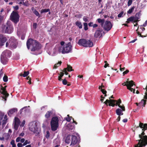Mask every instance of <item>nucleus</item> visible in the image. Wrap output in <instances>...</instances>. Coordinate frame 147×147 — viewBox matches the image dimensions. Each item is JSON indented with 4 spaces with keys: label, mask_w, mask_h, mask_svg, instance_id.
<instances>
[{
    "label": "nucleus",
    "mask_w": 147,
    "mask_h": 147,
    "mask_svg": "<svg viewBox=\"0 0 147 147\" xmlns=\"http://www.w3.org/2000/svg\"><path fill=\"white\" fill-rule=\"evenodd\" d=\"M26 45L28 49H30V47H32L31 49L32 51H34L40 48V44L39 42L31 38H30L27 40Z\"/></svg>",
    "instance_id": "f257e3e1"
},
{
    "label": "nucleus",
    "mask_w": 147,
    "mask_h": 147,
    "mask_svg": "<svg viewBox=\"0 0 147 147\" xmlns=\"http://www.w3.org/2000/svg\"><path fill=\"white\" fill-rule=\"evenodd\" d=\"M144 131H142L141 134L139 135V136L141 139L138 140V143L135 145V147H142L147 144V136L145 135Z\"/></svg>",
    "instance_id": "f03ea898"
},
{
    "label": "nucleus",
    "mask_w": 147,
    "mask_h": 147,
    "mask_svg": "<svg viewBox=\"0 0 147 147\" xmlns=\"http://www.w3.org/2000/svg\"><path fill=\"white\" fill-rule=\"evenodd\" d=\"M65 142L67 144H70V146H73L78 141L77 137L74 135H68L66 138Z\"/></svg>",
    "instance_id": "7ed1b4c3"
},
{
    "label": "nucleus",
    "mask_w": 147,
    "mask_h": 147,
    "mask_svg": "<svg viewBox=\"0 0 147 147\" xmlns=\"http://www.w3.org/2000/svg\"><path fill=\"white\" fill-rule=\"evenodd\" d=\"M78 44L80 46L85 47H92L93 45V42L91 40L84 38L80 39Z\"/></svg>",
    "instance_id": "20e7f679"
},
{
    "label": "nucleus",
    "mask_w": 147,
    "mask_h": 147,
    "mask_svg": "<svg viewBox=\"0 0 147 147\" xmlns=\"http://www.w3.org/2000/svg\"><path fill=\"white\" fill-rule=\"evenodd\" d=\"M18 44L17 40L13 37H11L6 43V47H9L10 49H15Z\"/></svg>",
    "instance_id": "39448f33"
},
{
    "label": "nucleus",
    "mask_w": 147,
    "mask_h": 147,
    "mask_svg": "<svg viewBox=\"0 0 147 147\" xmlns=\"http://www.w3.org/2000/svg\"><path fill=\"white\" fill-rule=\"evenodd\" d=\"M72 46L71 45V42H69L67 44L65 45L63 47H59L58 50L62 54L68 53L70 52L71 50Z\"/></svg>",
    "instance_id": "423d86ee"
},
{
    "label": "nucleus",
    "mask_w": 147,
    "mask_h": 147,
    "mask_svg": "<svg viewBox=\"0 0 147 147\" xmlns=\"http://www.w3.org/2000/svg\"><path fill=\"white\" fill-rule=\"evenodd\" d=\"M59 119L57 117H54L52 118L50 124L52 131H55L57 130L59 127Z\"/></svg>",
    "instance_id": "0eeeda50"
},
{
    "label": "nucleus",
    "mask_w": 147,
    "mask_h": 147,
    "mask_svg": "<svg viewBox=\"0 0 147 147\" xmlns=\"http://www.w3.org/2000/svg\"><path fill=\"white\" fill-rule=\"evenodd\" d=\"M20 16L18 11H13L11 14L10 19L15 24H16L19 21Z\"/></svg>",
    "instance_id": "6e6552de"
},
{
    "label": "nucleus",
    "mask_w": 147,
    "mask_h": 147,
    "mask_svg": "<svg viewBox=\"0 0 147 147\" xmlns=\"http://www.w3.org/2000/svg\"><path fill=\"white\" fill-rule=\"evenodd\" d=\"M106 32L104 31H103V30L101 27H99L96 30L94 34V36L95 38L98 37L102 38L105 35Z\"/></svg>",
    "instance_id": "1a4fd4ad"
},
{
    "label": "nucleus",
    "mask_w": 147,
    "mask_h": 147,
    "mask_svg": "<svg viewBox=\"0 0 147 147\" xmlns=\"http://www.w3.org/2000/svg\"><path fill=\"white\" fill-rule=\"evenodd\" d=\"M113 26V24H112L111 22L109 21H105V24L102 26V28L105 32L107 33L110 31Z\"/></svg>",
    "instance_id": "9d476101"
},
{
    "label": "nucleus",
    "mask_w": 147,
    "mask_h": 147,
    "mask_svg": "<svg viewBox=\"0 0 147 147\" xmlns=\"http://www.w3.org/2000/svg\"><path fill=\"white\" fill-rule=\"evenodd\" d=\"M30 125L29 128L30 131L33 132L34 133L37 134H39V132H38V128L36 123H30Z\"/></svg>",
    "instance_id": "9b49d317"
},
{
    "label": "nucleus",
    "mask_w": 147,
    "mask_h": 147,
    "mask_svg": "<svg viewBox=\"0 0 147 147\" xmlns=\"http://www.w3.org/2000/svg\"><path fill=\"white\" fill-rule=\"evenodd\" d=\"M6 86H5L4 87H3L2 86V91L1 94L3 95L2 96L3 98L4 99L5 101H6L7 98L9 96V94L7 92L6 90Z\"/></svg>",
    "instance_id": "f8f14e48"
},
{
    "label": "nucleus",
    "mask_w": 147,
    "mask_h": 147,
    "mask_svg": "<svg viewBox=\"0 0 147 147\" xmlns=\"http://www.w3.org/2000/svg\"><path fill=\"white\" fill-rule=\"evenodd\" d=\"M145 30V28L143 27L142 26H140V27L138 26V29L136 30V32L138 34V35L140 36L143 38L146 37L147 36V34L146 35H142L141 33Z\"/></svg>",
    "instance_id": "ddd939ff"
},
{
    "label": "nucleus",
    "mask_w": 147,
    "mask_h": 147,
    "mask_svg": "<svg viewBox=\"0 0 147 147\" xmlns=\"http://www.w3.org/2000/svg\"><path fill=\"white\" fill-rule=\"evenodd\" d=\"M117 102V100L111 99H110L109 100L107 99L104 102V103H105L107 106H108V103H109L108 105L109 106L114 107L116 105V104H115V103H116Z\"/></svg>",
    "instance_id": "4468645a"
},
{
    "label": "nucleus",
    "mask_w": 147,
    "mask_h": 147,
    "mask_svg": "<svg viewBox=\"0 0 147 147\" xmlns=\"http://www.w3.org/2000/svg\"><path fill=\"white\" fill-rule=\"evenodd\" d=\"M144 89H145L146 91V92L145 93V95L144 96V99L145 100L142 99L141 100V101L139 102V103L140 105L144 107L146 104V99H147V84L145 88H144Z\"/></svg>",
    "instance_id": "2eb2a0df"
},
{
    "label": "nucleus",
    "mask_w": 147,
    "mask_h": 147,
    "mask_svg": "<svg viewBox=\"0 0 147 147\" xmlns=\"http://www.w3.org/2000/svg\"><path fill=\"white\" fill-rule=\"evenodd\" d=\"M7 39L5 36L2 34L0 35V42L2 46L4 45V43L7 41Z\"/></svg>",
    "instance_id": "dca6fc26"
},
{
    "label": "nucleus",
    "mask_w": 147,
    "mask_h": 147,
    "mask_svg": "<svg viewBox=\"0 0 147 147\" xmlns=\"http://www.w3.org/2000/svg\"><path fill=\"white\" fill-rule=\"evenodd\" d=\"M20 123V121L19 119L17 117L15 118V123L14 124V129L17 130L19 126Z\"/></svg>",
    "instance_id": "f3484780"
},
{
    "label": "nucleus",
    "mask_w": 147,
    "mask_h": 147,
    "mask_svg": "<svg viewBox=\"0 0 147 147\" xmlns=\"http://www.w3.org/2000/svg\"><path fill=\"white\" fill-rule=\"evenodd\" d=\"M121 103V101L120 98L117 100V102L116 103V106H118L119 108H120L123 111H125V107L123 105H120V104Z\"/></svg>",
    "instance_id": "a211bd4d"
},
{
    "label": "nucleus",
    "mask_w": 147,
    "mask_h": 147,
    "mask_svg": "<svg viewBox=\"0 0 147 147\" xmlns=\"http://www.w3.org/2000/svg\"><path fill=\"white\" fill-rule=\"evenodd\" d=\"M8 59L5 55H1V63L5 65L8 62Z\"/></svg>",
    "instance_id": "6ab92c4d"
},
{
    "label": "nucleus",
    "mask_w": 147,
    "mask_h": 147,
    "mask_svg": "<svg viewBox=\"0 0 147 147\" xmlns=\"http://www.w3.org/2000/svg\"><path fill=\"white\" fill-rule=\"evenodd\" d=\"M17 111L18 109L17 108H13L8 111L7 113L9 116L11 117L12 115L13 114L15 113H17Z\"/></svg>",
    "instance_id": "aec40b11"
},
{
    "label": "nucleus",
    "mask_w": 147,
    "mask_h": 147,
    "mask_svg": "<svg viewBox=\"0 0 147 147\" xmlns=\"http://www.w3.org/2000/svg\"><path fill=\"white\" fill-rule=\"evenodd\" d=\"M5 33L8 34H10L13 31L12 27L10 25H7L5 26Z\"/></svg>",
    "instance_id": "412c9836"
},
{
    "label": "nucleus",
    "mask_w": 147,
    "mask_h": 147,
    "mask_svg": "<svg viewBox=\"0 0 147 147\" xmlns=\"http://www.w3.org/2000/svg\"><path fill=\"white\" fill-rule=\"evenodd\" d=\"M139 127L141 128L142 129V130L145 131L147 129V123H144L140 122L139 126H138L137 128H138Z\"/></svg>",
    "instance_id": "4be33fe9"
},
{
    "label": "nucleus",
    "mask_w": 147,
    "mask_h": 147,
    "mask_svg": "<svg viewBox=\"0 0 147 147\" xmlns=\"http://www.w3.org/2000/svg\"><path fill=\"white\" fill-rule=\"evenodd\" d=\"M126 83L127 84H125L124 86H126L127 88L128 86L129 87H131L134 85L136 86V84L134 81L131 80L130 81H127L126 82Z\"/></svg>",
    "instance_id": "5701e85b"
},
{
    "label": "nucleus",
    "mask_w": 147,
    "mask_h": 147,
    "mask_svg": "<svg viewBox=\"0 0 147 147\" xmlns=\"http://www.w3.org/2000/svg\"><path fill=\"white\" fill-rule=\"evenodd\" d=\"M96 22H97V23L100 24L101 25V27H102L103 26V25L105 24V20L104 19H101V18H98L96 20Z\"/></svg>",
    "instance_id": "b1692460"
},
{
    "label": "nucleus",
    "mask_w": 147,
    "mask_h": 147,
    "mask_svg": "<svg viewBox=\"0 0 147 147\" xmlns=\"http://www.w3.org/2000/svg\"><path fill=\"white\" fill-rule=\"evenodd\" d=\"M140 13H136L134 16L135 20L134 23L137 22L139 21V19L140 18Z\"/></svg>",
    "instance_id": "393cba45"
},
{
    "label": "nucleus",
    "mask_w": 147,
    "mask_h": 147,
    "mask_svg": "<svg viewBox=\"0 0 147 147\" xmlns=\"http://www.w3.org/2000/svg\"><path fill=\"white\" fill-rule=\"evenodd\" d=\"M53 115V111H48L45 115V118L47 119L49 118Z\"/></svg>",
    "instance_id": "a878e982"
},
{
    "label": "nucleus",
    "mask_w": 147,
    "mask_h": 147,
    "mask_svg": "<svg viewBox=\"0 0 147 147\" xmlns=\"http://www.w3.org/2000/svg\"><path fill=\"white\" fill-rule=\"evenodd\" d=\"M31 10L33 13L36 16H38V17H40V16L39 12L34 7L31 8Z\"/></svg>",
    "instance_id": "bb28decb"
},
{
    "label": "nucleus",
    "mask_w": 147,
    "mask_h": 147,
    "mask_svg": "<svg viewBox=\"0 0 147 147\" xmlns=\"http://www.w3.org/2000/svg\"><path fill=\"white\" fill-rule=\"evenodd\" d=\"M134 16H131L127 19V21L126 22L127 23H129L130 22H134Z\"/></svg>",
    "instance_id": "cd10ccee"
},
{
    "label": "nucleus",
    "mask_w": 147,
    "mask_h": 147,
    "mask_svg": "<svg viewBox=\"0 0 147 147\" xmlns=\"http://www.w3.org/2000/svg\"><path fill=\"white\" fill-rule=\"evenodd\" d=\"M122 111H123L121 109L118 108L116 109V113L117 115L119 116H120L121 115H123V113H122Z\"/></svg>",
    "instance_id": "c85d7f7f"
},
{
    "label": "nucleus",
    "mask_w": 147,
    "mask_h": 147,
    "mask_svg": "<svg viewBox=\"0 0 147 147\" xmlns=\"http://www.w3.org/2000/svg\"><path fill=\"white\" fill-rule=\"evenodd\" d=\"M29 74V71H24L23 74L22 73H20L19 74V75L21 76H23L24 77H25L27 76Z\"/></svg>",
    "instance_id": "c756f323"
},
{
    "label": "nucleus",
    "mask_w": 147,
    "mask_h": 147,
    "mask_svg": "<svg viewBox=\"0 0 147 147\" xmlns=\"http://www.w3.org/2000/svg\"><path fill=\"white\" fill-rule=\"evenodd\" d=\"M76 25L80 29H81L82 27V23L79 21H77L75 22Z\"/></svg>",
    "instance_id": "7c9ffc66"
},
{
    "label": "nucleus",
    "mask_w": 147,
    "mask_h": 147,
    "mask_svg": "<svg viewBox=\"0 0 147 147\" xmlns=\"http://www.w3.org/2000/svg\"><path fill=\"white\" fill-rule=\"evenodd\" d=\"M75 127V126L73 123H70L67 125V127L69 129L72 130Z\"/></svg>",
    "instance_id": "2f4dec72"
},
{
    "label": "nucleus",
    "mask_w": 147,
    "mask_h": 147,
    "mask_svg": "<svg viewBox=\"0 0 147 147\" xmlns=\"http://www.w3.org/2000/svg\"><path fill=\"white\" fill-rule=\"evenodd\" d=\"M59 74V76H58V80L59 81H61L62 80L61 78L63 76L64 73L63 72H61Z\"/></svg>",
    "instance_id": "473e14b6"
},
{
    "label": "nucleus",
    "mask_w": 147,
    "mask_h": 147,
    "mask_svg": "<svg viewBox=\"0 0 147 147\" xmlns=\"http://www.w3.org/2000/svg\"><path fill=\"white\" fill-rule=\"evenodd\" d=\"M135 8V6H133L127 11V13L129 14H131L134 11Z\"/></svg>",
    "instance_id": "72a5a7b5"
},
{
    "label": "nucleus",
    "mask_w": 147,
    "mask_h": 147,
    "mask_svg": "<svg viewBox=\"0 0 147 147\" xmlns=\"http://www.w3.org/2000/svg\"><path fill=\"white\" fill-rule=\"evenodd\" d=\"M66 68L69 72L74 71V69H72V67L69 65H67V67Z\"/></svg>",
    "instance_id": "f704fd0d"
},
{
    "label": "nucleus",
    "mask_w": 147,
    "mask_h": 147,
    "mask_svg": "<svg viewBox=\"0 0 147 147\" xmlns=\"http://www.w3.org/2000/svg\"><path fill=\"white\" fill-rule=\"evenodd\" d=\"M62 62L61 61H60L58 62L57 63L55 64L53 67L54 69H56L58 67L60 66Z\"/></svg>",
    "instance_id": "c9c22d12"
},
{
    "label": "nucleus",
    "mask_w": 147,
    "mask_h": 147,
    "mask_svg": "<svg viewBox=\"0 0 147 147\" xmlns=\"http://www.w3.org/2000/svg\"><path fill=\"white\" fill-rule=\"evenodd\" d=\"M49 11H50V9H42L41 10V13H43L44 12H47Z\"/></svg>",
    "instance_id": "e433bc0d"
},
{
    "label": "nucleus",
    "mask_w": 147,
    "mask_h": 147,
    "mask_svg": "<svg viewBox=\"0 0 147 147\" xmlns=\"http://www.w3.org/2000/svg\"><path fill=\"white\" fill-rule=\"evenodd\" d=\"M128 89L130 90L131 92H133L134 93H135V89L133 88L130 87H129L128 86L127 88Z\"/></svg>",
    "instance_id": "4c0bfd02"
},
{
    "label": "nucleus",
    "mask_w": 147,
    "mask_h": 147,
    "mask_svg": "<svg viewBox=\"0 0 147 147\" xmlns=\"http://www.w3.org/2000/svg\"><path fill=\"white\" fill-rule=\"evenodd\" d=\"M84 29L85 30H87L88 29V24L86 23H84Z\"/></svg>",
    "instance_id": "58836bf2"
},
{
    "label": "nucleus",
    "mask_w": 147,
    "mask_h": 147,
    "mask_svg": "<svg viewBox=\"0 0 147 147\" xmlns=\"http://www.w3.org/2000/svg\"><path fill=\"white\" fill-rule=\"evenodd\" d=\"M3 80L4 82H6L8 81V77L7 76L5 75L3 77Z\"/></svg>",
    "instance_id": "ea45409f"
},
{
    "label": "nucleus",
    "mask_w": 147,
    "mask_h": 147,
    "mask_svg": "<svg viewBox=\"0 0 147 147\" xmlns=\"http://www.w3.org/2000/svg\"><path fill=\"white\" fill-rule=\"evenodd\" d=\"M30 143V142L29 141H28V140H25V142L23 143V146H25L27 145V144H29Z\"/></svg>",
    "instance_id": "a19ab883"
},
{
    "label": "nucleus",
    "mask_w": 147,
    "mask_h": 147,
    "mask_svg": "<svg viewBox=\"0 0 147 147\" xmlns=\"http://www.w3.org/2000/svg\"><path fill=\"white\" fill-rule=\"evenodd\" d=\"M67 82H68L65 79H63L62 81V83L64 85H66L67 84Z\"/></svg>",
    "instance_id": "79ce46f5"
},
{
    "label": "nucleus",
    "mask_w": 147,
    "mask_h": 147,
    "mask_svg": "<svg viewBox=\"0 0 147 147\" xmlns=\"http://www.w3.org/2000/svg\"><path fill=\"white\" fill-rule=\"evenodd\" d=\"M50 136V133L48 131H47L46 132V134L45 136V137L47 138L48 139Z\"/></svg>",
    "instance_id": "37998d69"
},
{
    "label": "nucleus",
    "mask_w": 147,
    "mask_h": 147,
    "mask_svg": "<svg viewBox=\"0 0 147 147\" xmlns=\"http://www.w3.org/2000/svg\"><path fill=\"white\" fill-rule=\"evenodd\" d=\"M133 2V0H129L127 2V5L129 6L131 5Z\"/></svg>",
    "instance_id": "c03bdc74"
},
{
    "label": "nucleus",
    "mask_w": 147,
    "mask_h": 147,
    "mask_svg": "<svg viewBox=\"0 0 147 147\" xmlns=\"http://www.w3.org/2000/svg\"><path fill=\"white\" fill-rule=\"evenodd\" d=\"M123 13V11H121L120 13H119L118 15V18H121V17H122V15Z\"/></svg>",
    "instance_id": "a18cd8bd"
},
{
    "label": "nucleus",
    "mask_w": 147,
    "mask_h": 147,
    "mask_svg": "<svg viewBox=\"0 0 147 147\" xmlns=\"http://www.w3.org/2000/svg\"><path fill=\"white\" fill-rule=\"evenodd\" d=\"M1 14V13H0ZM4 17L3 16L0 14V24L3 19Z\"/></svg>",
    "instance_id": "49530a36"
},
{
    "label": "nucleus",
    "mask_w": 147,
    "mask_h": 147,
    "mask_svg": "<svg viewBox=\"0 0 147 147\" xmlns=\"http://www.w3.org/2000/svg\"><path fill=\"white\" fill-rule=\"evenodd\" d=\"M67 68H65L63 70V72L64 73V72L65 74L66 75H67L68 74V73L67 72Z\"/></svg>",
    "instance_id": "de8ad7c7"
},
{
    "label": "nucleus",
    "mask_w": 147,
    "mask_h": 147,
    "mask_svg": "<svg viewBox=\"0 0 147 147\" xmlns=\"http://www.w3.org/2000/svg\"><path fill=\"white\" fill-rule=\"evenodd\" d=\"M129 71L128 70H127L125 71H124L123 73V76H124L125 74H127L129 72Z\"/></svg>",
    "instance_id": "09e8293b"
},
{
    "label": "nucleus",
    "mask_w": 147,
    "mask_h": 147,
    "mask_svg": "<svg viewBox=\"0 0 147 147\" xmlns=\"http://www.w3.org/2000/svg\"><path fill=\"white\" fill-rule=\"evenodd\" d=\"M121 64L120 65H119V67H120V70L121 71H123L125 69V67H123V68H121Z\"/></svg>",
    "instance_id": "8fccbe9b"
},
{
    "label": "nucleus",
    "mask_w": 147,
    "mask_h": 147,
    "mask_svg": "<svg viewBox=\"0 0 147 147\" xmlns=\"http://www.w3.org/2000/svg\"><path fill=\"white\" fill-rule=\"evenodd\" d=\"M67 116L68 117L66 118V120L67 121L69 122L71 121V118L69 117V115H67Z\"/></svg>",
    "instance_id": "3c124183"
},
{
    "label": "nucleus",
    "mask_w": 147,
    "mask_h": 147,
    "mask_svg": "<svg viewBox=\"0 0 147 147\" xmlns=\"http://www.w3.org/2000/svg\"><path fill=\"white\" fill-rule=\"evenodd\" d=\"M83 20L85 22H87L88 21V17L86 16L84 17Z\"/></svg>",
    "instance_id": "603ef678"
},
{
    "label": "nucleus",
    "mask_w": 147,
    "mask_h": 147,
    "mask_svg": "<svg viewBox=\"0 0 147 147\" xmlns=\"http://www.w3.org/2000/svg\"><path fill=\"white\" fill-rule=\"evenodd\" d=\"M13 7L15 10H17L19 9V7L18 5H16L15 6H13Z\"/></svg>",
    "instance_id": "864d4df0"
},
{
    "label": "nucleus",
    "mask_w": 147,
    "mask_h": 147,
    "mask_svg": "<svg viewBox=\"0 0 147 147\" xmlns=\"http://www.w3.org/2000/svg\"><path fill=\"white\" fill-rule=\"evenodd\" d=\"M101 91L103 94H105L107 92V91L104 89H101Z\"/></svg>",
    "instance_id": "5fc2aeb1"
},
{
    "label": "nucleus",
    "mask_w": 147,
    "mask_h": 147,
    "mask_svg": "<svg viewBox=\"0 0 147 147\" xmlns=\"http://www.w3.org/2000/svg\"><path fill=\"white\" fill-rule=\"evenodd\" d=\"M5 137H7L6 139L7 140L9 139V137L10 135L8 133H6L5 134Z\"/></svg>",
    "instance_id": "6e6d98bb"
},
{
    "label": "nucleus",
    "mask_w": 147,
    "mask_h": 147,
    "mask_svg": "<svg viewBox=\"0 0 147 147\" xmlns=\"http://www.w3.org/2000/svg\"><path fill=\"white\" fill-rule=\"evenodd\" d=\"M24 0H17V1L19 2V4H22V1L24 2Z\"/></svg>",
    "instance_id": "4d7b16f0"
},
{
    "label": "nucleus",
    "mask_w": 147,
    "mask_h": 147,
    "mask_svg": "<svg viewBox=\"0 0 147 147\" xmlns=\"http://www.w3.org/2000/svg\"><path fill=\"white\" fill-rule=\"evenodd\" d=\"M25 123V121L24 120L23 121L22 123L20 124V126L21 127H23Z\"/></svg>",
    "instance_id": "13d9d810"
},
{
    "label": "nucleus",
    "mask_w": 147,
    "mask_h": 147,
    "mask_svg": "<svg viewBox=\"0 0 147 147\" xmlns=\"http://www.w3.org/2000/svg\"><path fill=\"white\" fill-rule=\"evenodd\" d=\"M10 144L12 145V146L15 145V141L14 140H12L10 142Z\"/></svg>",
    "instance_id": "bf43d9fd"
},
{
    "label": "nucleus",
    "mask_w": 147,
    "mask_h": 147,
    "mask_svg": "<svg viewBox=\"0 0 147 147\" xmlns=\"http://www.w3.org/2000/svg\"><path fill=\"white\" fill-rule=\"evenodd\" d=\"M21 139V138L20 137H18L17 138L16 140V142H19L20 141Z\"/></svg>",
    "instance_id": "052dcab7"
},
{
    "label": "nucleus",
    "mask_w": 147,
    "mask_h": 147,
    "mask_svg": "<svg viewBox=\"0 0 147 147\" xmlns=\"http://www.w3.org/2000/svg\"><path fill=\"white\" fill-rule=\"evenodd\" d=\"M37 23H34L33 24V27L34 28L36 29L37 28Z\"/></svg>",
    "instance_id": "680f3d73"
},
{
    "label": "nucleus",
    "mask_w": 147,
    "mask_h": 147,
    "mask_svg": "<svg viewBox=\"0 0 147 147\" xmlns=\"http://www.w3.org/2000/svg\"><path fill=\"white\" fill-rule=\"evenodd\" d=\"M93 23L92 22H90L88 23V25L89 26L92 27L93 26Z\"/></svg>",
    "instance_id": "e2e57ef3"
},
{
    "label": "nucleus",
    "mask_w": 147,
    "mask_h": 147,
    "mask_svg": "<svg viewBox=\"0 0 147 147\" xmlns=\"http://www.w3.org/2000/svg\"><path fill=\"white\" fill-rule=\"evenodd\" d=\"M105 86L103 85L102 83L101 85L98 88L100 90H101L102 88H104Z\"/></svg>",
    "instance_id": "0e129e2a"
},
{
    "label": "nucleus",
    "mask_w": 147,
    "mask_h": 147,
    "mask_svg": "<svg viewBox=\"0 0 147 147\" xmlns=\"http://www.w3.org/2000/svg\"><path fill=\"white\" fill-rule=\"evenodd\" d=\"M17 146L18 147H22V145L21 143H18L17 144Z\"/></svg>",
    "instance_id": "69168bd1"
},
{
    "label": "nucleus",
    "mask_w": 147,
    "mask_h": 147,
    "mask_svg": "<svg viewBox=\"0 0 147 147\" xmlns=\"http://www.w3.org/2000/svg\"><path fill=\"white\" fill-rule=\"evenodd\" d=\"M98 26V24H93V28H95L97 27Z\"/></svg>",
    "instance_id": "338daca9"
},
{
    "label": "nucleus",
    "mask_w": 147,
    "mask_h": 147,
    "mask_svg": "<svg viewBox=\"0 0 147 147\" xmlns=\"http://www.w3.org/2000/svg\"><path fill=\"white\" fill-rule=\"evenodd\" d=\"M109 64L108 63L105 64L104 66V67L105 68H106L107 67H109Z\"/></svg>",
    "instance_id": "774afa93"
}]
</instances>
